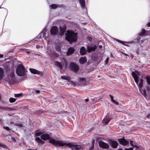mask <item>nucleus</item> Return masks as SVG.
<instances>
[{
    "label": "nucleus",
    "mask_w": 150,
    "mask_h": 150,
    "mask_svg": "<svg viewBox=\"0 0 150 150\" xmlns=\"http://www.w3.org/2000/svg\"><path fill=\"white\" fill-rule=\"evenodd\" d=\"M86 61L87 59L85 57H81L79 60L80 63L81 64H84L86 62Z\"/></svg>",
    "instance_id": "14"
},
{
    "label": "nucleus",
    "mask_w": 150,
    "mask_h": 150,
    "mask_svg": "<svg viewBox=\"0 0 150 150\" xmlns=\"http://www.w3.org/2000/svg\"><path fill=\"white\" fill-rule=\"evenodd\" d=\"M99 47L100 48H101L102 47V45H100L99 46Z\"/></svg>",
    "instance_id": "59"
},
{
    "label": "nucleus",
    "mask_w": 150,
    "mask_h": 150,
    "mask_svg": "<svg viewBox=\"0 0 150 150\" xmlns=\"http://www.w3.org/2000/svg\"><path fill=\"white\" fill-rule=\"evenodd\" d=\"M3 70L2 68H0V80L2 79L3 76Z\"/></svg>",
    "instance_id": "26"
},
{
    "label": "nucleus",
    "mask_w": 150,
    "mask_h": 150,
    "mask_svg": "<svg viewBox=\"0 0 150 150\" xmlns=\"http://www.w3.org/2000/svg\"><path fill=\"white\" fill-rule=\"evenodd\" d=\"M117 41H118V42H120V43H122V44H123V43L124 42H123V41H120V40H117Z\"/></svg>",
    "instance_id": "54"
},
{
    "label": "nucleus",
    "mask_w": 150,
    "mask_h": 150,
    "mask_svg": "<svg viewBox=\"0 0 150 150\" xmlns=\"http://www.w3.org/2000/svg\"><path fill=\"white\" fill-rule=\"evenodd\" d=\"M88 50L89 52H91L92 51H94L96 48V47L94 46L92 47H89L87 46Z\"/></svg>",
    "instance_id": "22"
},
{
    "label": "nucleus",
    "mask_w": 150,
    "mask_h": 150,
    "mask_svg": "<svg viewBox=\"0 0 150 150\" xmlns=\"http://www.w3.org/2000/svg\"><path fill=\"white\" fill-rule=\"evenodd\" d=\"M61 78L63 79L68 80H70L71 79V77L68 76H61Z\"/></svg>",
    "instance_id": "24"
},
{
    "label": "nucleus",
    "mask_w": 150,
    "mask_h": 150,
    "mask_svg": "<svg viewBox=\"0 0 150 150\" xmlns=\"http://www.w3.org/2000/svg\"><path fill=\"white\" fill-rule=\"evenodd\" d=\"M118 150H123V149H118Z\"/></svg>",
    "instance_id": "63"
},
{
    "label": "nucleus",
    "mask_w": 150,
    "mask_h": 150,
    "mask_svg": "<svg viewBox=\"0 0 150 150\" xmlns=\"http://www.w3.org/2000/svg\"><path fill=\"white\" fill-rule=\"evenodd\" d=\"M80 52L82 55H85L86 54V51L85 47H81L80 49Z\"/></svg>",
    "instance_id": "18"
},
{
    "label": "nucleus",
    "mask_w": 150,
    "mask_h": 150,
    "mask_svg": "<svg viewBox=\"0 0 150 150\" xmlns=\"http://www.w3.org/2000/svg\"><path fill=\"white\" fill-rule=\"evenodd\" d=\"M5 81L8 82L10 85L12 84L14 82L15 77L14 71H12L8 74L7 77L5 79Z\"/></svg>",
    "instance_id": "4"
},
{
    "label": "nucleus",
    "mask_w": 150,
    "mask_h": 150,
    "mask_svg": "<svg viewBox=\"0 0 150 150\" xmlns=\"http://www.w3.org/2000/svg\"><path fill=\"white\" fill-rule=\"evenodd\" d=\"M133 148H136V150H141L142 149V147L141 146H137V145H135L133 146Z\"/></svg>",
    "instance_id": "29"
},
{
    "label": "nucleus",
    "mask_w": 150,
    "mask_h": 150,
    "mask_svg": "<svg viewBox=\"0 0 150 150\" xmlns=\"http://www.w3.org/2000/svg\"><path fill=\"white\" fill-rule=\"evenodd\" d=\"M0 147L4 148H6L7 146L5 144L0 143Z\"/></svg>",
    "instance_id": "33"
},
{
    "label": "nucleus",
    "mask_w": 150,
    "mask_h": 150,
    "mask_svg": "<svg viewBox=\"0 0 150 150\" xmlns=\"http://www.w3.org/2000/svg\"><path fill=\"white\" fill-rule=\"evenodd\" d=\"M43 112V111L42 110H39L38 113H42Z\"/></svg>",
    "instance_id": "49"
},
{
    "label": "nucleus",
    "mask_w": 150,
    "mask_h": 150,
    "mask_svg": "<svg viewBox=\"0 0 150 150\" xmlns=\"http://www.w3.org/2000/svg\"><path fill=\"white\" fill-rule=\"evenodd\" d=\"M63 143L64 144V146L67 145L70 147H71L72 150H81L83 148V146L81 145L74 144L71 143H67L66 142H63Z\"/></svg>",
    "instance_id": "5"
},
{
    "label": "nucleus",
    "mask_w": 150,
    "mask_h": 150,
    "mask_svg": "<svg viewBox=\"0 0 150 150\" xmlns=\"http://www.w3.org/2000/svg\"><path fill=\"white\" fill-rule=\"evenodd\" d=\"M72 84L74 85V86H75L76 85V84L75 83H74V82H72Z\"/></svg>",
    "instance_id": "58"
},
{
    "label": "nucleus",
    "mask_w": 150,
    "mask_h": 150,
    "mask_svg": "<svg viewBox=\"0 0 150 150\" xmlns=\"http://www.w3.org/2000/svg\"><path fill=\"white\" fill-rule=\"evenodd\" d=\"M35 140L37 142L40 144H43L45 143L44 141H42L39 137L36 138Z\"/></svg>",
    "instance_id": "17"
},
{
    "label": "nucleus",
    "mask_w": 150,
    "mask_h": 150,
    "mask_svg": "<svg viewBox=\"0 0 150 150\" xmlns=\"http://www.w3.org/2000/svg\"><path fill=\"white\" fill-rule=\"evenodd\" d=\"M75 51L73 47H70L68 49L67 54L69 55L73 54Z\"/></svg>",
    "instance_id": "15"
},
{
    "label": "nucleus",
    "mask_w": 150,
    "mask_h": 150,
    "mask_svg": "<svg viewBox=\"0 0 150 150\" xmlns=\"http://www.w3.org/2000/svg\"><path fill=\"white\" fill-rule=\"evenodd\" d=\"M40 137L41 139L44 140H49V143L57 147L58 146H63L64 144L63 143V142L62 141L56 140L52 138L48 134H42L41 135Z\"/></svg>",
    "instance_id": "1"
},
{
    "label": "nucleus",
    "mask_w": 150,
    "mask_h": 150,
    "mask_svg": "<svg viewBox=\"0 0 150 150\" xmlns=\"http://www.w3.org/2000/svg\"><path fill=\"white\" fill-rule=\"evenodd\" d=\"M113 103L116 104V105H118L119 103H118L115 100H113V101L112 102Z\"/></svg>",
    "instance_id": "40"
},
{
    "label": "nucleus",
    "mask_w": 150,
    "mask_h": 150,
    "mask_svg": "<svg viewBox=\"0 0 150 150\" xmlns=\"http://www.w3.org/2000/svg\"><path fill=\"white\" fill-rule=\"evenodd\" d=\"M99 145L100 147L103 149H108L109 147L108 144L102 141L99 142Z\"/></svg>",
    "instance_id": "8"
},
{
    "label": "nucleus",
    "mask_w": 150,
    "mask_h": 150,
    "mask_svg": "<svg viewBox=\"0 0 150 150\" xmlns=\"http://www.w3.org/2000/svg\"><path fill=\"white\" fill-rule=\"evenodd\" d=\"M79 82L83 84H85L86 83V80L85 78L79 77Z\"/></svg>",
    "instance_id": "16"
},
{
    "label": "nucleus",
    "mask_w": 150,
    "mask_h": 150,
    "mask_svg": "<svg viewBox=\"0 0 150 150\" xmlns=\"http://www.w3.org/2000/svg\"><path fill=\"white\" fill-rule=\"evenodd\" d=\"M109 59V58L108 57H107L106 58V60H105V63L106 64H107L108 62Z\"/></svg>",
    "instance_id": "43"
},
{
    "label": "nucleus",
    "mask_w": 150,
    "mask_h": 150,
    "mask_svg": "<svg viewBox=\"0 0 150 150\" xmlns=\"http://www.w3.org/2000/svg\"><path fill=\"white\" fill-rule=\"evenodd\" d=\"M122 54H124V55H125V56H128V55L127 54H126V53H122Z\"/></svg>",
    "instance_id": "56"
},
{
    "label": "nucleus",
    "mask_w": 150,
    "mask_h": 150,
    "mask_svg": "<svg viewBox=\"0 0 150 150\" xmlns=\"http://www.w3.org/2000/svg\"><path fill=\"white\" fill-rule=\"evenodd\" d=\"M53 54H54L56 57H57L59 56V55L57 53L53 52V53H52Z\"/></svg>",
    "instance_id": "41"
},
{
    "label": "nucleus",
    "mask_w": 150,
    "mask_h": 150,
    "mask_svg": "<svg viewBox=\"0 0 150 150\" xmlns=\"http://www.w3.org/2000/svg\"><path fill=\"white\" fill-rule=\"evenodd\" d=\"M22 94H23L22 93L15 94H14V96L15 97H18L21 96Z\"/></svg>",
    "instance_id": "34"
},
{
    "label": "nucleus",
    "mask_w": 150,
    "mask_h": 150,
    "mask_svg": "<svg viewBox=\"0 0 150 150\" xmlns=\"http://www.w3.org/2000/svg\"><path fill=\"white\" fill-rule=\"evenodd\" d=\"M146 117H147L148 118H149L150 117V114H149L148 115H147L146 116Z\"/></svg>",
    "instance_id": "55"
},
{
    "label": "nucleus",
    "mask_w": 150,
    "mask_h": 150,
    "mask_svg": "<svg viewBox=\"0 0 150 150\" xmlns=\"http://www.w3.org/2000/svg\"><path fill=\"white\" fill-rule=\"evenodd\" d=\"M0 109H3L4 110H12L11 108H8L6 107H4L1 106H0Z\"/></svg>",
    "instance_id": "28"
},
{
    "label": "nucleus",
    "mask_w": 150,
    "mask_h": 150,
    "mask_svg": "<svg viewBox=\"0 0 150 150\" xmlns=\"http://www.w3.org/2000/svg\"><path fill=\"white\" fill-rule=\"evenodd\" d=\"M56 49L57 51H59L60 50L61 48L59 46H57L56 47Z\"/></svg>",
    "instance_id": "39"
},
{
    "label": "nucleus",
    "mask_w": 150,
    "mask_h": 150,
    "mask_svg": "<svg viewBox=\"0 0 150 150\" xmlns=\"http://www.w3.org/2000/svg\"><path fill=\"white\" fill-rule=\"evenodd\" d=\"M139 90L141 93L145 97H146L147 96V94L146 93V91L145 89H142V88L139 89Z\"/></svg>",
    "instance_id": "20"
},
{
    "label": "nucleus",
    "mask_w": 150,
    "mask_h": 150,
    "mask_svg": "<svg viewBox=\"0 0 150 150\" xmlns=\"http://www.w3.org/2000/svg\"><path fill=\"white\" fill-rule=\"evenodd\" d=\"M139 74L138 72H132V75L133 76L135 82L138 85L139 89L141 88L143 86V79H141L139 80V82L138 83V75Z\"/></svg>",
    "instance_id": "3"
},
{
    "label": "nucleus",
    "mask_w": 150,
    "mask_h": 150,
    "mask_svg": "<svg viewBox=\"0 0 150 150\" xmlns=\"http://www.w3.org/2000/svg\"><path fill=\"white\" fill-rule=\"evenodd\" d=\"M50 7L52 8L56 9L58 7V6L57 4H51Z\"/></svg>",
    "instance_id": "31"
},
{
    "label": "nucleus",
    "mask_w": 150,
    "mask_h": 150,
    "mask_svg": "<svg viewBox=\"0 0 150 150\" xmlns=\"http://www.w3.org/2000/svg\"><path fill=\"white\" fill-rule=\"evenodd\" d=\"M42 134V132H39L36 133L35 134V136L36 137L39 136H41Z\"/></svg>",
    "instance_id": "35"
},
{
    "label": "nucleus",
    "mask_w": 150,
    "mask_h": 150,
    "mask_svg": "<svg viewBox=\"0 0 150 150\" xmlns=\"http://www.w3.org/2000/svg\"><path fill=\"white\" fill-rule=\"evenodd\" d=\"M146 90L148 91H150V87L149 86H146Z\"/></svg>",
    "instance_id": "38"
},
{
    "label": "nucleus",
    "mask_w": 150,
    "mask_h": 150,
    "mask_svg": "<svg viewBox=\"0 0 150 150\" xmlns=\"http://www.w3.org/2000/svg\"><path fill=\"white\" fill-rule=\"evenodd\" d=\"M16 73L18 75L20 76H23L24 75L25 69L23 65L20 64L18 66Z\"/></svg>",
    "instance_id": "6"
},
{
    "label": "nucleus",
    "mask_w": 150,
    "mask_h": 150,
    "mask_svg": "<svg viewBox=\"0 0 150 150\" xmlns=\"http://www.w3.org/2000/svg\"><path fill=\"white\" fill-rule=\"evenodd\" d=\"M146 25L148 27H150V22L148 23Z\"/></svg>",
    "instance_id": "51"
},
{
    "label": "nucleus",
    "mask_w": 150,
    "mask_h": 150,
    "mask_svg": "<svg viewBox=\"0 0 150 150\" xmlns=\"http://www.w3.org/2000/svg\"><path fill=\"white\" fill-rule=\"evenodd\" d=\"M28 150H35L33 149H28Z\"/></svg>",
    "instance_id": "62"
},
{
    "label": "nucleus",
    "mask_w": 150,
    "mask_h": 150,
    "mask_svg": "<svg viewBox=\"0 0 150 150\" xmlns=\"http://www.w3.org/2000/svg\"><path fill=\"white\" fill-rule=\"evenodd\" d=\"M79 3L81 5V7L84 8L85 6V0H79Z\"/></svg>",
    "instance_id": "23"
},
{
    "label": "nucleus",
    "mask_w": 150,
    "mask_h": 150,
    "mask_svg": "<svg viewBox=\"0 0 150 150\" xmlns=\"http://www.w3.org/2000/svg\"><path fill=\"white\" fill-rule=\"evenodd\" d=\"M109 96H110V97L111 98V101L112 102L113 101V100H114L113 99V96H112L111 95H110Z\"/></svg>",
    "instance_id": "44"
},
{
    "label": "nucleus",
    "mask_w": 150,
    "mask_h": 150,
    "mask_svg": "<svg viewBox=\"0 0 150 150\" xmlns=\"http://www.w3.org/2000/svg\"><path fill=\"white\" fill-rule=\"evenodd\" d=\"M65 34L66 39L70 43L77 41V33L68 30Z\"/></svg>",
    "instance_id": "2"
},
{
    "label": "nucleus",
    "mask_w": 150,
    "mask_h": 150,
    "mask_svg": "<svg viewBox=\"0 0 150 150\" xmlns=\"http://www.w3.org/2000/svg\"><path fill=\"white\" fill-rule=\"evenodd\" d=\"M88 101H89V99L88 98H87L85 100V101L86 102H87Z\"/></svg>",
    "instance_id": "50"
},
{
    "label": "nucleus",
    "mask_w": 150,
    "mask_h": 150,
    "mask_svg": "<svg viewBox=\"0 0 150 150\" xmlns=\"http://www.w3.org/2000/svg\"><path fill=\"white\" fill-rule=\"evenodd\" d=\"M26 52L28 54H29L31 53V52L29 51H27Z\"/></svg>",
    "instance_id": "61"
},
{
    "label": "nucleus",
    "mask_w": 150,
    "mask_h": 150,
    "mask_svg": "<svg viewBox=\"0 0 150 150\" xmlns=\"http://www.w3.org/2000/svg\"><path fill=\"white\" fill-rule=\"evenodd\" d=\"M4 128L6 129V130L8 131L9 130V128L8 127H4Z\"/></svg>",
    "instance_id": "48"
},
{
    "label": "nucleus",
    "mask_w": 150,
    "mask_h": 150,
    "mask_svg": "<svg viewBox=\"0 0 150 150\" xmlns=\"http://www.w3.org/2000/svg\"><path fill=\"white\" fill-rule=\"evenodd\" d=\"M30 70L31 73L34 74H43V73L42 72H40V71L36 69L30 68Z\"/></svg>",
    "instance_id": "10"
},
{
    "label": "nucleus",
    "mask_w": 150,
    "mask_h": 150,
    "mask_svg": "<svg viewBox=\"0 0 150 150\" xmlns=\"http://www.w3.org/2000/svg\"><path fill=\"white\" fill-rule=\"evenodd\" d=\"M61 59L62 62H64L65 63V64H67V61H66V60L63 57Z\"/></svg>",
    "instance_id": "37"
},
{
    "label": "nucleus",
    "mask_w": 150,
    "mask_h": 150,
    "mask_svg": "<svg viewBox=\"0 0 150 150\" xmlns=\"http://www.w3.org/2000/svg\"><path fill=\"white\" fill-rule=\"evenodd\" d=\"M58 31L57 28L55 26L52 27L50 30V33L52 35L56 34Z\"/></svg>",
    "instance_id": "11"
},
{
    "label": "nucleus",
    "mask_w": 150,
    "mask_h": 150,
    "mask_svg": "<svg viewBox=\"0 0 150 150\" xmlns=\"http://www.w3.org/2000/svg\"><path fill=\"white\" fill-rule=\"evenodd\" d=\"M117 141L120 144L124 146H126L129 144V142L124 138L119 139Z\"/></svg>",
    "instance_id": "9"
},
{
    "label": "nucleus",
    "mask_w": 150,
    "mask_h": 150,
    "mask_svg": "<svg viewBox=\"0 0 150 150\" xmlns=\"http://www.w3.org/2000/svg\"><path fill=\"white\" fill-rule=\"evenodd\" d=\"M15 125L19 127H23V125L21 123H16L15 124Z\"/></svg>",
    "instance_id": "36"
},
{
    "label": "nucleus",
    "mask_w": 150,
    "mask_h": 150,
    "mask_svg": "<svg viewBox=\"0 0 150 150\" xmlns=\"http://www.w3.org/2000/svg\"><path fill=\"white\" fill-rule=\"evenodd\" d=\"M94 147V145H92V146L90 148V150H91Z\"/></svg>",
    "instance_id": "52"
},
{
    "label": "nucleus",
    "mask_w": 150,
    "mask_h": 150,
    "mask_svg": "<svg viewBox=\"0 0 150 150\" xmlns=\"http://www.w3.org/2000/svg\"><path fill=\"white\" fill-rule=\"evenodd\" d=\"M55 65L58 66L60 69H62V64L59 62L56 61L55 62Z\"/></svg>",
    "instance_id": "25"
},
{
    "label": "nucleus",
    "mask_w": 150,
    "mask_h": 150,
    "mask_svg": "<svg viewBox=\"0 0 150 150\" xmlns=\"http://www.w3.org/2000/svg\"><path fill=\"white\" fill-rule=\"evenodd\" d=\"M110 143L111 147L113 148H116L118 145V142L115 141H111Z\"/></svg>",
    "instance_id": "13"
},
{
    "label": "nucleus",
    "mask_w": 150,
    "mask_h": 150,
    "mask_svg": "<svg viewBox=\"0 0 150 150\" xmlns=\"http://www.w3.org/2000/svg\"><path fill=\"white\" fill-rule=\"evenodd\" d=\"M36 131L38 132V130H36Z\"/></svg>",
    "instance_id": "64"
},
{
    "label": "nucleus",
    "mask_w": 150,
    "mask_h": 150,
    "mask_svg": "<svg viewBox=\"0 0 150 150\" xmlns=\"http://www.w3.org/2000/svg\"><path fill=\"white\" fill-rule=\"evenodd\" d=\"M100 57V56L98 55L95 54L92 57V59L93 61H96L98 59V58Z\"/></svg>",
    "instance_id": "21"
},
{
    "label": "nucleus",
    "mask_w": 150,
    "mask_h": 150,
    "mask_svg": "<svg viewBox=\"0 0 150 150\" xmlns=\"http://www.w3.org/2000/svg\"><path fill=\"white\" fill-rule=\"evenodd\" d=\"M111 119L108 117H106L103 120V123L106 124L109 122Z\"/></svg>",
    "instance_id": "19"
},
{
    "label": "nucleus",
    "mask_w": 150,
    "mask_h": 150,
    "mask_svg": "<svg viewBox=\"0 0 150 150\" xmlns=\"http://www.w3.org/2000/svg\"><path fill=\"white\" fill-rule=\"evenodd\" d=\"M16 100V99L12 98H11L9 99V101L11 103H12L15 102Z\"/></svg>",
    "instance_id": "32"
},
{
    "label": "nucleus",
    "mask_w": 150,
    "mask_h": 150,
    "mask_svg": "<svg viewBox=\"0 0 150 150\" xmlns=\"http://www.w3.org/2000/svg\"><path fill=\"white\" fill-rule=\"evenodd\" d=\"M11 139L14 142H16V139L12 137L11 138Z\"/></svg>",
    "instance_id": "45"
},
{
    "label": "nucleus",
    "mask_w": 150,
    "mask_h": 150,
    "mask_svg": "<svg viewBox=\"0 0 150 150\" xmlns=\"http://www.w3.org/2000/svg\"><path fill=\"white\" fill-rule=\"evenodd\" d=\"M94 143H95V140H93L92 141V145H94Z\"/></svg>",
    "instance_id": "53"
},
{
    "label": "nucleus",
    "mask_w": 150,
    "mask_h": 150,
    "mask_svg": "<svg viewBox=\"0 0 150 150\" xmlns=\"http://www.w3.org/2000/svg\"><path fill=\"white\" fill-rule=\"evenodd\" d=\"M133 142L132 140L130 141V145L133 147V146H134V145L133 144Z\"/></svg>",
    "instance_id": "47"
},
{
    "label": "nucleus",
    "mask_w": 150,
    "mask_h": 150,
    "mask_svg": "<svg viewBox=\"0 0 150 150\" xmlns=\"http://www.w3.org/2000/svg\"><path fill=\"white\" fill-rule=\"evenodd\" d=\"M70 67L71 70L74 72H76L79 70V66L74 63L71 62L70 64Z\"/></svg>",
    "instance_id": "7"
},
{
    "label": "nucleus",
    "mask_w": 150,
    "mask_h": 150,
    "mask_svg": "<svg viewBox=\"0 0 150 150\" xmlns=\"http://www.w3.org/2000/svg\"><path fill=\"white\" fill-rule=\"evenodd\" d=\"M3 56V55L0 54V57H2Z\"/></svg>",
    "instance_id": "60"
},
{
    "label": "nucleus",
    "mask_w": 150,
    "mask_h": 150,
    "mask_svg": "<svg viewBox=\"0 0 150 150\" xmlns=\"http://www.w3.org/2000/svg\"><path fill=\"white\" fill-rule=\"evenodd\" d=\"M146 81L150 85V76H147L146 77Z\"/></svg>",
    "instance_id": "30"
},
{
    "label": "nucleus",
    "mask_w": 150,
    "mask_h": 150,
    "mask_svg": "<svg viewBox=\"0 0 150 150\" xmlns=\"http://www.w3.org/2000/svg\"><path fill=\"white\" fill-rule=\"evenodd\" d=\"M125 150H133V148L132 147H131L130 148H125Z\"/></svg>",
    "instance_id": "42"
},
{
    "label": "nucleus",
    "mask_w": 150,
    "mask_h": 150,
    "mask_svg": "<svg viewBox=\"0 0 150 150\" xmlns=\"http://www.w3.org/2000/svg\"><path fill=\"white\" fill-rule=\"evenodd\" d=\"M36 47L37 48H38L40 47V46L38 45H37L36 46Z\"/></svg>",
    "instance_id": "57"
},
{
    "label": "nucleus",
    "mask_w": 150,
    "mask_h": 150,
    "mask_svg": "<svg viewBox=\"0 0 150 150\" xmlns=\"http://www.w3.org/2000/svg\"><path fill=\"white\" fill-rule=\"evenodd\" d=\"M146 31V30H145V29H143L142 32L139 34V35L141 36H143L146 35H145Z\"/></svg>",
    "instance_id": "27"
},
{
    "label": "nucleus",
    "mask_w": 150,
    "mask_h": 150,
    "mask_svg": "<svg viewBox=\"0 0 150 150\" xmlns=\"http://www.w3.org/2000/svg\"><path fill=\"white\" fill-rule=\"evenodd\" d=\"M35 93L39 94L40 93V91L38 90H35Z\"/></svg>",
    "instance_id": "46"
},
{
    "label": "nucleus",
    "mask_w": 150,
    "mask_h": 150,
    "mask_svg": "<svg viewBox=\"0 0 150 150\" xmlns=\"http://www.w3.org/2000/svg\"><path fill=\"white\" fill-rule=\"evenodd\" d=\"M60 29V33L59 35H64L66 30V26L65 25L62 26H60L59 27Z\"/></svg>",
    "instance_id": "12"
}]
</instances>
